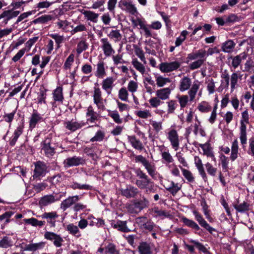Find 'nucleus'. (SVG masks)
<instances>
[{"label":"nucleus","instance_id":"nucleus-1","mask_svg":"<svg viewBox=\"0 0 254 254\" xmlns=\"http://www.w3.org/2000/svg\"><path fill=\"white\" fill-rule=\"evenodd\" d=\"M137 179L135 181V185L141 190H145L147 193L152 191L154 183L151 179L143 172L140 169L135 171Z\"/></svg>","mask_w":254,"mask_h":254},{"label":"nucleus","instance_id":"nucleus-2","mask_svg":"<svg viewBox=\"0 0 254 254\" xmlns=\"http://www.w3.org/2000/svg\"><path fill=\"white\" fill-rule=\"evenodd\" d=\"M149 204L148 200L143 197L140 200H133L131 203L127 205V209L130 213L137 214L144 208L148 207Z\"/></svg>","mask_w":254,"mask_h":254},{"label":"nucleus","instance_id":"nucleus-3","mask_svg":"<svg viewBox=\"0 0 254 254\" xmlns=\"http://www.w3.org/2000/svg\"><path fill=\"white\" fill-rule=\"evenodd\" d=\"M93 97L94 103L96 105L98 109L104 111L105 110V106L103 103L102 92L99 88L94 87Z\"/></svg>","mask_w":254,"mask_h":254},{"label":"nucleus","instance_id":"nucleus-4","mask_svg":"<svg viewBox=\"0 0 254 254\" xmlns=\"http://www.w3.org/2000/svg\"><path fill=\"white\" fill-rule=\"evenodd\" d=\"M33 178H37L44 176L47 172V166L43 162L38 161L34 163Z\"/></svg>","mask_w":254,"mask_h":254},{"label":"nucleus","instance_id":"nucleus-5","mask_svg":"<svg viewBox=\"0 0 254 254\" xmlns=\"http://www.w3.org/2000/svg\"><path fill=\"white\" fill-rule=\"evenodd\" d=\"M180 66V63L177 61L171 63H162L159 64V69L163 72H169L177 69Z\"/></svg>","mask_w":254,"mask_h":254},{"label":"nucleus","instance_id":"nucleus-6","mask_svg":"<svg viewBox=\"0 0 254 254\" xmlns=\"http://www.w3.org/2000/svg\"><path fill=\"white\" fill-rule=\"evenodd\" d=\"M168 138L171 142L172 147L177 151L180 144L179 135L175 129H171L168 133Z\"/></svg>","mask_w":254,"mask_h":254},{"label":"nucleus","instance_id":"nucleus-7","mask_svg":"<svg viewBox=\"0 0 254 254\" xmlns=\"http://www.w3.org/2000/svg\"><path fill=\"white\" fill-rule=\"evenodd\" d=\"M138 192L137 188L130 185L127 186L126 189L121 190L122 195L127 198L135 197Z\"/></svg>","mask_w":254,"mask_h":254},{"label":"nucleus","instance_id":"nucleus-8","mask_svg":"<svg viewBox=\"0 0 254 254\" xmlns=\"http://www.w3.org/2000/svg\"><path fill=\"white\" fill-rule=\"evenodd\" d=\"M193 213L195 216L196 220L201 227L206 229L211 234H212L213 231H216V230L211 227L203 219L202 215H201L197 211L194 210L193 211Z\"/></svg>","mask_w":254,"mask_h":254},{"label":"nucleus","instance_id":"nucleus-9","mask_svg":"<svg viewBox=\"0 0 254 254\" xmlns=\"http://www.w3.org/2000/svg\"><path fill=\"white\" fill-rule=\"evenodd\" d=\"M42 150L48 157L52 156L55 154V148L51 146L50 138H47L43 141Z\"/></svg>","mask_w":254,"mask_h":254},{"label":"nucleus","instance_id":"nucleus-10","mask_svg":"<svg viewBox=\"0 0 254 254\" xmlns=\"http://www.w3.org/2000/svg\"><path fill=\"white\" fill-rule=\"evenodd\" d=\"M44 237L47 240L54 241V244L57 247H60L63 241V238L59 235L53 232H46L44 234Z\"/></svg>","mask_w":254,"mask_h":254},{"label":"nucleus","instance_id":"nucleus-11","mask_svg":"<svg viewBox=\"0 0 254 254\" xmlns=\"http://www.w3.org/2000/svg\"><path fill=\"white\" fill-rule=\"evenodd\" d=\"M19 13V11H14L13 9L5 10L0 15V19L3 18V23L6 24L9 20L17 17Z\"/></svg>","mask_w":254,"mask_h":254},{"label":"nucleus","instance_id":"nucleus-12","mask_svg":"<svg viewBox=\"0 0 254 254\" xmlns=\"http://www.w3.org/2000/svg\"><path fill=\"white\" fill-rule=\"evenodd\" d=\"M84 162V161L82 158L73 156L72 157L67 158L64 161V164L65 167H69L82 164Z\"/></svg>","mask_w":254,"mask_h":254},{"label":"nucleus","instance_id":"nucleus-13","mask_svg":"<svg viewBox=\"0 0 254 254\" xmlns=\"http://www.w3.org/2000/svg\"><path fill=\"white\" fill-rule=\"evenodd\" d=\"M101 42L102 44V48L106 56L109 57L115 53L114 50L107 38L101 39Z\"/></svg>","mask_w":254,"mask_h":254},{"label":"nucleus","instance_id":"nucleus-14","mask_svg":"<svg viewBox=\"0 0 254 254\" xmlns=\"http://www.w3.org/2000/svg\"><path fill=\"white\" fill-rule=\"evenodd\" d=\"M79 199V197L78 195L69 196L62 202L61 204V208L64 211L67 208L69 207L73 204L77 202Z\"/></svg>","mask_w":254,"mask_h":254},{"label":"nucleus","instance_id":"nucleus-15","mask_svg":"<svg viewBox=\"0 0 254 254\" xmlns=\"http://www.w3.org/2000/svg\"><path fill=\"white\" fill-rule=\"evenodd\" d=\"M111 226L114 228L122 232L126 233L130 231L127 226V222L126 221L118 220L116 222L113 221L111 223Z\"/></svg>","mask_w":254,"mask_h":254},{"label":"nucleus","instance_id":"nucleus-16","mask_svg":"<svg viewBox=\"0 0 254 254\" xmlns=\"http://www.w3.org/2000/svg\"><path fill=\"white\" fill-rule=\"evenodd\" d=\"M115 80V79L111 76L108 77L103 80L102 83V88L106 91L108 94L111 93Z\"/></svg>","mask_w":254,"mask_h":254},{"label":"nucleus","instance_id":"nucleus-17","mask_svg":"<svg viewBox=\"0 0 254 254\" xmlns=\"http://www.w3.org/2000/svg\"><path fill=\"white\" fill-rule=\"evenodd\" d=\"M87 121L90 123H94L100 118V114L95 112L92 106H89L87 108L86 114Z\"/></svg>","mask_w":254,"mask_h":254},{"label":"nucleus","instance_id":"nucleus-18","mask_svg":"<svg viewBox=\"0 0 254 254\" xmlns=\"http://www.w3.org/2000/svg\"><path fill=\"white\" fill-rule=\"evenodd\" d=\"M59 217L56 212H45L41 215L43 219H46L47 222L51 224L52 227L55 226L56 219Z\"/></svg>","mask_w":254,"mask_h":254},{"label":"nucleus","instance_id":"nucleus-19","mask_svg":"<svg viewBox=\"0 0 254 254\" xmlns=\"http://www.w3.org/2000/svg\"><path fill=\"white\" fill-rule=\"evenodd\" d=\"M45 245V242H41L38 243H30L25 245L23 248V251L29 252H35L37 250L43 249Z\"/></svg>","mask_w":254,"mask_h":254},{"label":"nucleus","instance_id":"nucleus-20","mask_svg":"<svg viewBox=\"0 0 254 254\" xmlns=\"http://www.w3.org/2000/svg\"><path fill=\"white\" fill-rule=\"evenodd\" d=\"M191 85V80L188 76L183 77L180 80L179 89L184 92L189 89Z\"/></svg>","mask_w":254,"mask_h":254},{"label":"nucleus","instance_id":"nucleus-21","mask_svg":"<svg viewBox=\"0 0 254 254\" xmlns=\"http://www.w3.org/2000/svg\"><path fill=\"white\" fill-rule=\"evenodd\" d=\"M171 92V89L170 88H164L156 91V95L160 100H165L169 98Z\"/></svg>","mask_w":254,"mask_h":254},{"label":"nucleus","instance_id":"nucleus-22","mask_svg":"<svg viewBox=\"0 0 254 254\" xmlns=\"http://www.w3.org/2000/svg\"><path fill=\"white\" fill-rule=\"evenodd\" d=\"M247 58V54L245 53H243L235 57H231L230 59H232V65L234 68H236L241 63L243 60Z\"/></svg>","mask_w":254,"mask_h":254},{"label":"nucleus","instance_id":"nucleus-23","mask_svg":"<svg viewBox=\"0 0 254 254\" xmlns=\"http://www.w3.org/2000/svg\"><path fill=\"white\" fill-rule=\"evenodd\" d=\"M199 146L203 150V154L212 158V160L215 161V158L214 157L212 148L210 147V144L208 143L200 144Z\"/></svg>","mask_w":254,"mask_h":254},{"label":"nucleus","instance_id":"nucleus-24","mask_svg":"<svg viewBox=\"0 0 254 254\" xmlns=\"http://www.w3.org/2000/svg\"><path fill=\"white\" fill-rule=\"evenodd\" d=\"M106 75L104 63L100 61L97 64V70L95 75L100 78H103Z\"/></svg>","mask_w":254,"mask_h":254},{"label":"nucleus","instance_id":"nucleus-25","mask_svg":"<svg viewBox=\"0 0 254 254\" xmlns=\"http://www.w3.org/2000/svg\"><path fill=\"white\" fill-rule=\"evenodd\" d=\"M128 138L133 148L139 150H142L143 149L142 143L135 136H129L128 137Z\"/></svg>","mask_w":254,"mask_h":254},{"label":"nucleus","instance_id":"nucleus-26","mask_svg":"<svg viewBox=\"0 0 254 254\" xmlns=\"http://www.w3.org/2000/svg\"><path fill=\"white\" fill-rule=\"evenodd\" d=\"M139 254H152L151 247L146 242H142L138 246Z\"/></svg>","mask_w":254,"mask_h":254},{"label":"nucleus","instance_id":"nucleus-27","mask_svg":"<svg viewBox=\"0 0 254 254\" xmlns=\"http://www.w3.org/2000/svg\"><path fill=\"white\" fill-rule=\"evenodd\" d=\"M82 14L87 20H90L93 22H97L99 14L90 10H84L82 12Z\"/></svg>","mask_w":254,"mask_h":254},{"label":"nucleus","instance_id":"nucleus-28","mask_svg":"<svg viewBox=\"0 0 254 254\" xmlns=\"http://www.w3.org/2000/svg\"><path fill=\"white\" fill-rule=\"evenodd\" d=\"M235 45L236 44L233 40H228L223 44L222 50L225 53H230L233 51Z\"/></svg>","mask_w":254,"mask_h":254},{"label":"nucleus","instance_id":"nucleus-29","mask_svg":"<svg viewBox=\"0 0 254 254\" xmlns=\"http://www.w3.org/2000/svg\"><path fill=\"white\" fill-rule=\"evenodd\" d=\"M244 121H241V127H240V140L242 144H245L247 142V132H246V126Z\"/></svg>","mask_w":254,"mask_h":254},{"label":"nucleus","instance_id":"nucleus-30","mask_svg":"<svg viewBox=\"0 0 254 254\" xmlns=\"http://www.w3.org/2000/svg\"><path fill=\"white\" fill-rule=\"evenodd\" d=\"M55 197L53 195H48L43 196L39 201V204L41 206H47V205L55 202Z\"/></svg>","mask_w":254,"mask_h":254},{"label":"nucleus","instance_id":"nucleus-31","mask_svg":"<svg viewBox=\"0 0 254 254\" xmlns=\"http://www.w3.org/2000/svg\"><path fill=\"white\" fill-rule=\"evenodd\" d=\"M199 84L194 82L188 92V94L190 96V101H192L194 99L195 97V95L197 92V91L199 89Z\"/></svg>","mask_w":254,"mask_h":254},{"label":"nucleus","instance_id":"nucleus-32","mask_svg":"<svg viewBox=\"0 0 254 254\" xmlns=\"http://www.w3.org/2000/svg\"><path fill=\"white\" fill-rule=\"evenodd\" d=\"M42 119V117L39 114L36 113H33L31 117L29 122V127L30 128H33L35 127L36 124Z\"/></svg>","mask_w":254,"mask_h":254},{"label":"nucleus","instance_id":"nucleus-33","mask_svg":"<svg viewBox=\"0 0 254 254\" xmlns=\"http://www.w3.org/2000/svg\"><path fill=\"white\" fill-rule=\"evenodd\" d=\"M108 36L114 41L115 42H119L122 38V34L119 30H113L108 34Z\"/></svg>","mask_w":254,"mask_h":254},{"label":"nucleus","instance_id":"nucleus-34","mask_svg":"<svg viewBox=\"0 0 254 254\" xmlns=\"http://www.w3.org/2000/svg\"><path fill=\"white\" fill-rule=\"evenodd\" d=\"M182 221L185 225L190 227L196 231H198L200 229L199 226L192 220H190L184 217L182 218Z\"/></svg>","mask_w":254,"mask_h":254},{"label":"nucleus","instance_id":"nucleus-35","mask_svg":"<svg viewBox=\"0 0 254 254\" xmlns=\"http://www.w3.org/2000/svg\"><path fill=\"white\" fill-rule=\"evenodd\" d=\"M23 221L26 224H30L33 226H43L45 222V221H39L35 218H31L29 219H24Z\"/></svg>","mask_w":254,"mask_h":254},{"label":"nucleus","instance_id":"nucleus-36","mask_svg":"<svg viewBox=\"0 0 254 254\" xmlns=\"http://www.w3.org/2000/svg\"><path fill=\"white\" fill-rule=\"evenodd\" d=\"M151 212L155 217H166L169 216L168 212L165 210L159 209L157 207L153 208L151 209Z\"/></svg>","mask_w":254,"mask_h":254},{"label":"nucleus","instance_id":"nucleus-37","mask_svg":"<svg viewBox=\"0 0 254 254\" xmlns=\"http://www.w3.org/2000/svg\"><path fill=\"white\" fill-rule=\"evenodd\" d=\"M156 85L158 87H162L165 86L166 84L170 83L171 80L169 78L159 76L156 78Z\"/></svg>","mask_w":254,"mask_h":254},{"label":"nucleus","instance_id":"nucleus-38","mask_svg":"<svg viewBox=\"0 0 254 254\" xmlns=\"http://www.w3.org/2000/svg\"><path fill=\"white\" fill-rule=\"evenodd\" d=\"M131 63L134 67L142 74H143L145 72L144 66L141 63L139 62L136 59H133Z\"/></svg>","mask_w":254,"mask_h":254},{"label":"nucleus","instance_id":"nucleus-39","mask_svg":"<svg viewBox=\"0 0 254 254\" xmlns=\"http://www.w3.org/2000/svg\"><path fill=\"white\" fill-rule=\"evenodd\" d=\"M53 18V16L51 15H44L34 19L33 22L35 24L38 23H45L52 20Z\"/></svg>","mask_w":254,"mask_h":254},{"label":"nucleus","instance_id":"nucleus-40","mask_svg":"<svg viewBox=\"0 0 254 254\" xmlns=\"http://www.w3.org/2000/svg\"><path fill=\"white\" fill-rule=\"evenodd\" d=\"M242 77V75L240 73H238L237 72H234L231 74L230 78L231 81V87L232 89H234L236 87V84H237L238 81L239 79H241Z\"/></svg>","mask_w":254,"mask_h":254},{"label":"nucleus","instance_id":"nucleus-41","mask_svg":"<svg viewBox=\"0 0 254 254\" xmlns=\"http://www.w3.org/2000/svg\"><path fill=\"white\" fill-rule=\"evenodd\" d=\"M65 124V127L71 131H75L81 127L80 124L76 122L68 121Z\"/></svg>","mask_w":254,"mask_h":254},{"label":"nucleus","instance_id":"nucleus-42","mask_svg":"<svg viewBox=\"0 0 254 254\" xmlns=\"http://www.w3.org/2000/svg\"><path fill=\"white\" fill-rule=\"evenodd\" d=\"M120 254L119 251L117 249L116 246L112 244L109 243L105 247V254Z\"/></svg>","mask_w":254,"mask_h":254},{"label":"nucleus","instance_id":"nucleus-43","mask_svg":"<svg viewBox=\"0 0 254 254\" xmlns=\"http://www.w3.org/2000/svg\"><path fill=\"white\" fill-rule=\"evenodd\" d=\"M181 189V187L178 186V184H175L174 182H171V186L168 188H166V189L169 191L173 195H176V194Z\"/></svg>","mask_w":254,"mask_h":254},{"label":"nucleus","instance_id":"nucleus-44","mask_svg":"<svg viewBox=\"0 0 254 254\" xmlns=\"http://www.w3.org/2000/svg\"><path fill=\"white\" fill-rule=\"evenodd\" d=\"M53 96L55 101H62L64 99L62 88L60 87H57L54 91Z\"/></svg>","mask_w":254,"mask_h":254},{"label":"nucleus","instance_id":"nucleus-45","mask_svg":"<svg viewBox=\"0 0 254 254\" xmlns=\"http://www.w3.org/2000/svg\"><path fill=\"white\" fill-rule=\"evenodd\" d=\"M249 204L247 202L244 201L242 203L238 205H235V208L240 212H244L249 210Z\"/></svg>","mask_w":254,"mask_h":254},{"label":"nucleus","instance_id":"nucleus-46","mask_svg":"<svg viewBox=\"0 0 254 254\" xmlns=\"http://www.w3.org/2000/svg\"><path fill=\"white\" fill-rule=\"evenodd\" d=\"M198 109L201 112L208 113L211 110V107L208 103L202 102L198 106Z\"/></svg>","mask_w":254,"mask_h":254},{"label":"nucleus","instance_id":"nucleus-47","mask_svg":"<svg viewBox=\"0 0 254 254\" xmlns=\"http://www.w3.org/2000/svg\"><path fill=\"white\" fill-rule=\"evenodd\" d=\"M128 93L125 87L121 88L119 91V98L122 101H128Z\"/></svg>","mask_w":254,"mask_h":254},{"label":"nucleus","instance_id":"nucleus-48","mask_svg":"<svg viewBox=\"0 0 254 254\" xmlns=\"http://www.w3.org/2000/svg\"><path fill=\"white\" fill-rule=\"evenodd\" d=\"M180 168H181L185 178L189 182H192L194 181V177H193L191 172L188 170L183 168L181 166H180Z\"/></svg>","mask_w":254,"mask_h":254},{"label":"nucleus","instance_id":"nucleus-49","mask_svg":"<svg viewBox=\"0 0 254 254\" xmlns=\"http://www.w3.org/2000/svg\"><path fill=\"white\" fill-rule=\"evenodd\" d=\"M105 137V132L102 130H98L95 135L90 139V141H101Z\"/></svg>","mask_w":254,"mask_h":254},{"label":"nucleus","instance_id":"nucleus-50","mask_svg":"<svg viewBox=\"0 0 254 254\" xmlns=\"http://www.w3.org/2000/svg\"><path fill=\"white\" fill-rule=\"evenodd\" d=\"M12 246L11 242L9 238L6 236L3 237L0 241V247L2 248H8Z\"/></svg>","mask_w":254,"mask_h":254},{"label":"nucleus","instance_id":"nucleus-51","mask_svg":"<svg viewBox=\"0 0 254 254\" xmlns=\"http://www.w3.org/2000/svg\"><path fill=\"white\" fill-rule=\"evenodd\" d=\"M205 59H199L192 62L189 65V67L191 70H194L199 68L204 63Z\"/></svg>","mask_w":254,"mask_h":254},{"label":"nucleus","instance_id":"nucleus-52","mask_svg":"<svg viewBox=\"0 0 254 254\" xmlns=\"http://www.w3.org/2000/svg\"><path fill=\"white\" fill-rule=\"evenodd\" d=\"M177 98L178 99L180 107L181 108H185L189 101V97L188 95H182L178 96Z\"/></svg>","mask_w":254,"mask_h":254},{"label":"nucleus","instance_id":"nucleus-53","mask_svg":"<svg viewBox=\"0 0 254 254\" xmlns=\"http://www.w3.org/2000/svg\"><path fill=\"white\" fill-rule=\"evenodd\" d=\"M13 213L12 211L5 212L3 214L0 215V222L5 220L4 225H6L10 222V218L13 215Z\"/></svg>","mask_w":254,"mask_h":254},{"label":"nucleus","instance_id":"nucleus-54","mask_svg":"<svg viewBox=\"0 0 254 254\" xmlns=\"http://www.w3.org/2000/svg\"><path fill=\"white\" fill-rule=\"evenodd\" d=\"M123 5L126 7V10L131 14H134L137 12L136 7L129 2L125 1L123 3Z\"/></svg>","mask_w":254,"mask_h":254},{"label":"nucleus","instance_id":"nucleus-55","mask_svg":"<svg viewBox=\"0 0 254 254\" xmlns=\"http://www.w3.org/2000/svg\"><path fill=\"white\" fill-rule=\"evenodd\" d=\"M109 116L113 119L115 123L117 124H121L122 123V120L120 118V115L117 111L110 112Z\"/></svg>","mask_w":254,"mask_h":254},{"label":"nucleus","instance_id":"nucleus-56","mask_svg":"<svg viewBox=\"0 0 254 254\" xmlns=\"http://www.w3.org/2000/svg\"><path fill=\"white\" fill-rule=\"evenodd\" d=\"M148 102L151 107L154 108L158 107L161 103V100L157 96L150 98Z\"/></svg>","mask_w":254,"mask_h":254},{"label":"nucleus","instance_id":"nucleus-57","mask_svg":"<svg viewBox=\"0 0 254 254\" xmlns=\"http://www.w3.org/2000/svg\"><path fill=\"white\" fill-rule=\"evenodd\" d=\"M66 229L69 233L72 235H75L79 233V230L77 226L73 224H70L67 225Z\"/></svg>","mask_w":254,"mask_h":254},{"label":"nucleus","instance_id":"nucleus-58","mask_svg":"<svg viewBox=\"0 0 254 254\" xmlns=\"http://www.w3.org/2000/svg\"><path fill=\"white\" fill-rule=\"evenodd\" d=\"M147 170L148 173L152 177L155 175V167L154 165L150 164L148 161L143 165Z\"/></svg>","mask_w":254,"mask_h":254},{"label":"nucleus","instance_id":"nucleus-59","mask_svg":"<svg viewBox=\"0 0 254 254\" xmlns=\"http://www.w3.org/2000/svg\"><path fill=\"white\" fill-rule=\"evenodd\" d=\"M168 104V110L167 112L168 114H172L174 113V111L176 108L177 104L176 101L174 100H170L167 102Z\"/></svg>","mask_w":254,"mask_h":254},{"label":"nucleus","instance_id":"nucleus-60","mask_svg":"<svg viewBox=\"0 0 254 254\" xmlns=\"http://www.w3.org/2000/svg\"><path fill=\"white\" fill-rule=\"evenodd\" d=\"M87 48V45L85 41H81L77 45L76 52L78 54L81 53Z\"/></svg>","mask_w":254,"mask_h":254},{"label":"nucleus","instance_id":"nucleus-61","mask_svg":"<svg viewBox=\"0 0 254 254\" xmlns=\"http://www.w3.org/2000/svg\"><path fill=\"white\" fill-rule=\"evenodd\" d=\"M136 115L142 119H147L152 116L151 113L148 110L138 111L136 113Z\"/></svg>","mask_w":254,"mask_h":254},{"label":"nucleus","instance_id":"nucleus-62","mask_svg":"<svg viewBox=\"0 0 254 254\" xmlns=\"http://www.w3.org/2000/svg\"><path fill=\"white\" fill-rule=\"evenodd\" d=\"M205 167L209 175L212 176H215L217 172V168L213 167V166L208 162L205 164Z\"/></svg>","mask_w":254,"mask_h":254},{"label":"nucleus","instance_id":"nucleus-63","mask_svg":"<svg viewBox=\"0 0 254 254\" xmlns=\"http://www.w3.org/2000/svg\"><path fill=\"white\" fill-rule=\"evenodd\" d=\"M162 159L164 160L167 163H170L173 161V157L169 152L164 151L161 154Z\"/></svg>","mask_w":254,"mask_h":254},{"label":"nucleus","instance_id":"nucleus-64","mask_svg":"<svg viewBox=\"0 0 254 254\" xmlns=\"http://www.w3.org/2000/svg\"><path fill=\"white\" fill-rule=\"evenodd\" d=\"M138 87V85L137 82L131 80L129 82L127 86L128 90L134 93L136 91Z\"/></svg>","mask_w":254,"mask_h":254}]
</instances>
